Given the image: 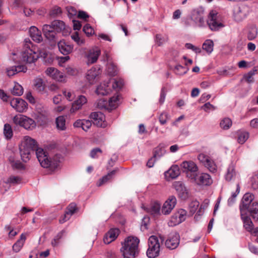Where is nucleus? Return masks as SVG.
I'll return each instance as SVG.
<instances>
[{
  "mask_svg": "<svg viewBox=\"0 0 258 258\" xmlns=\"http://www.w3.org/2000/svg\"><path fill=\"white\" fill-rule=\"evenodd\" d=\"M36 50L37 47L33 44L30 40L25 39L23 50L21 52H12V58L15 62L22 61L29 63L34 62L39 58Z\"/></svg>",
  "mask_w": 258,
  "mask_h": 258,
  "instance_id": "f257e3e1",
  "label": "nucleus"
},
{
  "mask_svg": "<svg viewBox=\"0 0 258 258\" xmlns=\"http://www.w3.org/2000/svg\"><path fill=\"white\" fill-rule=\"evenodd\" d=\"M36 157L40 165L43 168H49L54 170L58 167L62 159L60 154H55L52 158H49L46 152L40 148H37L35 151Z\"/></svg>",
  "mask_w": 258,
  "mask_h": 258,
  "instance_id": "f03ea898",
  "label": "nucleus"
},
{
  "mask_svg": "<svg viewBox=\"0 0 258 258\" xmlns=\"http://www.w3.org/2000/svg\"><path fill=\"white\" fill-rule=\"evenodd\" d=\"M254 195L249 192L245 193L239 205L240 213L248 212L253 219L258 220V202L254 201Z\"/></svg>",
  "mask_w": 258,
  "mask_h": 258,
  "instance_id": "7ed1b4c3",
  "label": "nucleus"
},
{
  "mask_svg": "<svg viewBox=\"0 0 258 258\" xmlns=\"http://www.w3.org/2000/svg\"><path fill=\"white\" fill-rule=\"evenodd\" d=\"M64 23L60 20H54L51 25L45 24L43 26V33L52 45L55 44L57 41L56 33L65 29Z\"/></svg>",
  "mask_w": 258,
  "mask_h": 258,
  "instance_id": "20e7f679",
  "label": "nucleus"
},
{
  "mask_svg": "<svg viewBox=\"0 0 258 258\" xmlns=\"http://www.w3.org/2000/svg\"><path fill=\"white\" fill-rule=\"evenodd\" d=\"M139 242L140 240L137 237H127L120 248L123 258H135L139 253Z\"/></svg>",
  "mask_w": 258,
  "mask_h": 258,
  "instance_id": "39448f33",
  "label": "nucleus"
},
{
  "mask_svg": "<svg viewBox=\"0 0 258 258\" xmlns=\"http://www.w3.org/2000/svg\"><path fill=\"white\" fill-rule=\"evenodd\" d=\"M38 148L37 142L29 136H25L19 147L22 160L27 162L30 159V155Z\"/></svg>",
  "mask_w": 258,
  "mask_h": 258,
  "instance_id": "423d86ee",
  "label": "nucleus"
},
{
  "mask_svg": "<svg viewBox=\"0 0 258 258\" xmlns=\"http://www.w3.org/2000/svg\"><path fill=\"white\" fill-rule=\"evenodd\" d=\"M205 11L203 7H198L193 9L191 12L190 19L195 25L200 28L207 26Z\"/></svg>",
  "mask_w": 258,
  "mask_h": 258,
  "instance_id": "0eeeda50",
  "label": "nucleus"
},
{
  "mask_svg": "<svg viewBox=\"0 0 258 258\" xmlns=\"http://www.w3.org/2000/svg\"><path fill=\"white\" fill-rule=\"evenodd\" d=\"M206 23L207 26L208 25L210 29L212 31L219 30L224 27L220 15L215 11L210 12Z\"/></svg>",
  "mask_w": 258,
  "mask_h": 258,
  "instance_id": "6e6552de",
  "label": "nucleus"
},
{
  "mask_svg": "<svg viewBox=\"0 0 258 258\" xmlns=\"http://www.w3.org/2000/svg\"><path fill=\"white\" fill-rule=\"evenodd\" d=\"M188 176L191 182L199 185H209L213 182L212 178L208 173L197 172L196 174Z\"/></svg>",
  "mask_w": 258,
  "mask_h": 258,
  "instance_id": "1a4fd4ad",
  "label": "nucleus"
},
{
  "mask_svg": "<svg viewBox=\"0 0 258 258\" xmlns=\"http://www.w3.org/2000/svg\"><path fill=\"white\" fill-rule=\"evenodd\" d=\"M148 249L147 255L149 258H155L157 256L160 252V244L156 236H150L148 240Z\"/></svg>",
  "mask_w": 258,
  "mask_h": 258,
  "instance_id": "9d476101",
  "label": "nucleus"
},
{
  "mask_svg": "<svg viewBox=\"0 0 258 258\" xmlns=\"http://www.w3.org/2000/svg\"><path fill=\"white\" fill-rule=\"evenodd\" d=\"M248 15V7L246 5H238L233 9V18L236 22L239 23L243 21Z\"/></svg>",
  "mask_w": 258,
  "mask_h": 258,
  "instance_id": "9b49d317",
  "label": "nucleus"
},
{
  "mask_svg": "<svg viewBox=\"0 0 258 258\" xmlns=\"http://www.w3.org/2000/svg\"><path fill=\"white\" fill-rule=\"evenodd\" d=\"M16 124H18L27 130H32L35 126V122L32 119L22 115H16L13 118Z\"/></svg>",
  "mask_w": 258,
  "mask_h": 258,
  "instance_id": "f8f14e48",
  "label": "nucleus"
},
{
  "mask_svg": "<svg viewBox=\"0 0 258 258\" xmlns=\"http://www.w3.org/2000/svg\"><path fill=\"white\" fill-rule=\"evenodd\" d=\"M198 159L210 172L214 173L217 171V165L209 156L204 153H200L198 156Z\"/></svg>",
  "mask_w": 258,
  "mask_h": 258,
  "instance_id": "ddd939ff",
  "label": "nucleus"
},
{
  "mask_svg": "<svg viewBox=\"0 0 258 258\" xmlns=\"http://www.w3.org/2000/svg\"><path fill=\"white\" fill-rule=\"evenodd\" d=\"M186 217V212L183 209H179L175 212L168 222L169 226L173 227L183 222Z\"/></svg>",
  "mask_w": 258,
  "mask_h": 258,
  "instance_id": "4468645a",
  "label": "nucleus"
},
{
  "mask_svg": "<svg viewBox=\"0 0 258 258\" xmlns=\"http://www.w3.org/2000/svg\"><path fill=\"white\" fill-rule=\"evenodd\" d=\"M180 167L186 172V177L189 179L190 175L196 174L199 170L197 165L194 161H184L180 164Z\"/></svg>",
  "mask_w": 258,
  "mask_h": 258,
  "instance_id": "2eb2a0df",
  "label": "nucleus"
},
{
  "mask_svg": "<svg viewBox=\"0 0 258 258\" xmlns=\"http://www.w3.org/2000/svg\"><path fill=\"white\" fill-rule=\"evenodd\" d=\"M173 188L176 191L178 196L185 200L189 197V192L184 183L181 181H175L172 183Z\"/></svg>",
  "mask_w": 258,
  "mask_h": 258,
  "instance_id": "dca6fc26",
  "label": "nucleus"
},
{
  "mask_svg": "<svg viewBox=\"0 0 258 258\" xmlns=\"http://www.w3.org/2000/svg\"><path fill=\"white\" fill-rule=\"evenodd\" d=\"M179 235L177 232H172L169 234L168 239L165 241V246L170 249H174L179 245Z\"/></svg>",
  "mask_w": 258,
  "mask_h": 258,
  "instance_id": "f3484780",
  "label": "nucleus"
},
{
  "mask_svg": "<svg viewBox=\"0 0 258 258\" xmlns=\"http://www.w3.org/2000/svg\"><path fill=\"white\" fill-rule=\"evenodd\" d=\"M90 118L92 119L93 122L97 126L105 127L106 125L105 122V117L104 115L101 112H93L90 115Z\"/></svg>",
  "mask_w": 258,
  "mask_h": 258,
  "instance_id": "a211bd4d",
  "label": "nucleus"
},
{
  "mask_svg": "<svg viewBox=\"0 0 258 258\" xmlns=\"http://www.w3.org/2000/svg\"><path fill=\"white\" fill-rule=\"evenodd\" d=\"M176 204L175 197L171 196L162 205V214L168 215L175 207Z\"/></svg>",
  "mask_w": 258,
  "mask_h": 258,
  "instance_id": "6ab92c4d",
  "label": "nucleus"
},
{
  "mask_svg": "<svg viewBox=\"0 0 258 258\" xmlns=\"http://www.w3.org/2000/svg\"><path fill=\"white\" fill-rule=\"evenodd\" d=\"M224 177L227 181H235L239 177V174L236 170L235 165L231 163L228 167Z\"/></svg>",
  "mask_w": 258,
  "mask_h": 258,
  "instance_id": "aec40b11",
  "label": "nucleus"
},
{
  "mask_svg": "<svg viewBox=\"0 0 258 258\" xmlns=\"http://www.w3.org/2000/svg\"><path fill=\"white\" fill-rule=\"evenodd\" d=\"M11 106L19 112H23L27 109V103L20 98H14L10 102Z\"/></svg>",
  "mask_w": 258,
  "mask_h": 258,
  "instance_id": "412c9836",
  "label": "nucleus"
},
{
  "mask_svg": "<svg viewBox=\"0 0 258 258\" xmlns=\"http://www.w3.org/2000/svg\"><path fill=\"white\" fill-rule=\"evenodd\" d=\"M180 174V171L179 166L177 165H173L165 172L164 176L167 180L170 181L177 178Z\"/></svg>",
  "mask_w": 258,
  "mask_h": 258,
  "instance_id": "4be33fe9",
  "label": "nucleus"
},
{
  "mask_svg": "<svg viewBox=\"0 0 258 258\" xmlns=\"http://www.w3.org/2000/svg\"><path fill=\"white\" fill-rule=\"evenodd\" d=\"M46 74L59 82H62L64 80L63 74L54 68H48L45 71Z\"/></svg>",
  "mask_w": 258,
  "mask_h": 258,
  "instance_id": "5701e85b",
  "label": "nucleus"
},
{
  "mask_svg": "<svg viewBox=\"0 0 258 258\" xmlns=\"http://www.w3.org/2000/svg\"><path fill=\"white\" fill-rule=\"evenodd\" d=\"M59 51L63 55H68L73 51L74 46L64 40L59 41L57 43Z\"/></svg>",
  "mask_w": 258,
  "mask_h": 258,
  "instance_id": "b1692460",
  "label": "nucleus"
},
{
  "mask_svg": "<svg viewBox=\"0 0 258 258\" xmlns=\"http://www.w3.org/2000/svg\"><path fill=\"white\" fill-rule=\"evenodd\" d=\"M118 229L114 228L110 229L104 236L103 241L105 244H109L114 241L119 235Z\"/></svg>",
  "mask_w": 258,
  "mask_h": 258,
  "instance_id": "393cba45",
  "label": "nucleus"
},
{
  "mask_svg": "<svg viewBox=\"0 0 258 258\" xmlns=\"http://www.w3.org/2000/svg\"><path fill=\"white\" fill-rule=\"evenodd\" d=\"M87 102V99L85 96L80 95L77 99L73 103L72 107L70 109L71 112H74L81 109L82 106L86 104Z\"/></svg>",
  "mask_w": 258,
  "mask_h": 258,
  "instance_id": "a878e982",
  "label": "nucleus"
},
{
  "mask_svg": "<svg viewBox=\"0 0 258 258\" xmlns=\"http://www.w3.org/2000/svg\"><path fill=\"white\" fill-rule=\"evenodd\" d=\"M241 218L243 223V226L245 230L249 232H251L253 229V224L248 216L247 213H240Z\"/></svg>",
  "mask_w": 258,
  "mask_h": 258,
  "instance_id": "bb28decb",
  "label": "nucleus"
},
{
  "mask_svg": "<svg viewBox=\"0 0 258 258\" xmlns=\"http://www.w3.org/2000/svg\"><path fill=\"white\" fill-rule=\"evenodd\" d=\"M26 71L27 68L24 66L18 65L7 68V74L8 76L11 77L20 72H26Z\"/></svg>",
  "mask_w": 258,
  "mask_h": 258,
  "instance_id": "cd10ccee",
  "label": "nucleus"
},
{
  "mask_svg": "<svg viewBox=\"0 0 258 258\" xmlns=\"http://www.w3.org/2000/svg\"><path fill=\"white\" fill-rule=\"evenodd\" d=\"M30 35L34 41L39 43L42 41L41 32L35 26H31L29 29Z\"/></svg>",
  "mask_w": 258,
  "mask_h": 258,
  "instance_id": "c85d7f7f",
  "label": "nucleus"
},
{
  "mask_svg": "<svg viewBox=\"0 0 258 258\" xmlns=\"http://www.w3.org/2000/svg\"><path fill=\"white\" fill-rule=\"evenodd\" d=\"M101 53V50L98 48L91 50L88 55V62L94 63L96 62Z\"/></svg>",
  "mask_w": 258,
  "mask_h": 258,
  "instance_id": "c756f323",
  "label": "nucleus"
},
{
  "mask_svg": "<svg viewBox=\"0 0 258 258\" xmlns=\"http://www.w3.org/2000/svg\"><path fill=\"white\" fill-rule=\"evenodd\" d=\"M100 70L96 68H92L88 71L86 78L90 84H93L95 78L99 75Z\"/></svg>",
  "mask_w": 258,
  "mask_h": 258,
  "instance_id": "7c9ffc66",
  "label": "nucleus"
},
{
  "mask_svg": "<svg viewBox=\"0 0 258 258\" xmlns=\"http://www.w3.org/2000/svg\"><path fill=\"white\" fill-rule=\"evenodd\" d=\"M161 153V148H158L154 150L153 152V156L150 158L147 163V166L149 168L154 166V163L156 160H159Z\"/></svg>",
  "mask_w": 258,
  "mask_h": 258,
  "instance_id": "2f4dec72",
  "label": "nucleus"
},
{
  "mask_svg": "<svg viewBox=\"0 0 258 258\" xmlns=\"http://www.w3.org/2000/svg\"><path fill=\"white\" fill-rule=\"evenodd\" d=\"M111 91V89L109 87L108 83L107 84H101L97 87L96 92L98 95H106Z\"/></svg>",
  "mask_w": 258,
  "mask_h": 258,
  "instance_id": "473e14b6",
  "label": "nucleus"
},
{
  "mask_svg": "<svg viewBox=\"0 0 258 258\" xmlns=\"http://www.w3.org/2000/svg\"><path fill=\"white\" fill-rule=\"evenodd\" d=\"M26 239V237L25 235L22 233L21 235L20 238L13 246V249L15 252H18L21 249L24 244Z\"/></svg>",
  "mask_w": 258,
  "mask_h": 258,
  "instance_id": "72a5a7b5",
  "label": "nucleus"
},
{
  "mask_svg": "<svg viewBox=\"0 0 258 258\" xmlns=\"http://www.w3.org/2000/svg\"><path fill=\"white\" fill-rule=\"evenodd\" d=\"M33 85L34 88L38 92L44 91L45 88V84L41 78H36L34 80Z\"/></svg>",
  "mask_w": 258,
  "mask_h": 258,
  "instance_id": "f704fd0d",
  "label": "nucleus"
},
{
  "mask_svg": "<svg viewBox=\"0 0 258 258\" xmlns=\"http://www.w3.org/2000/svg\"><path fill=\"white\" fill-rule=\"evenodd\" d=\"M160 209V204L158 203L155 202L151 204L150 209H149L147 211L154 217H156L159 215Z\"/></svg>",
  "mask_w": 258,
  "mask_h": 258,
  "instance_id": "c9c22d12",
  "label": "nucleus"
},
{
  "mask_svg": "<svg viewBox=\"0 0 258 258\" xmlns=\"http://www.w3.org/2000/svg\"><path fill=\"white\" fill-rule=\"evenodd\" d=\"M3 133L6 139L10 140L12 139L13 136V132L12 126L10 124H5L4 126Z\"/></svg>",
  "mask_w": 258,
  "mask_h": 258,
  "instance_id": "e433bc0d",
  "label": "nucleus"
},
{
  "mask_svg": "<svg viewBox=\"0 0 258 258\" xmlns=\"http://www.w3.org/2000/svg\"><path fill=\"white\" fill-rule=\"evenodd\" d=\"M200 206V203L197 201H192L189 205V208L190 210V212L191 213H195L197 211V213L199 215H200V213L202 211L201 207L199 209V207Z\"/></svg>",
  "mask_w": 258,
  "mask_h": 258,
  "instance_id": "4c0bfd02",
  "label": "nucleus"
},
{
  "mask_svg": "<svg viewBox=\"0 0 258 258\" xmlns=\"http://www.w3.org/2000/svg\"><path fill=\"white\" fill-rule=\"evenodd\" d=\"M107 72L108 74L110 76H114L117 74V67L112 61L109 62L107 63Z\"/></svg>",
  "mask_w": 258,
  "mask_h": 258,
  "instance_id": "58836bf2",
  "label": "nucleus"
},
{
  "mask_svg": "<svg viewBox=\"0 0 258 258\" xmlns=\"http://www.w3.org/2000/svg\"><path fill=\"white\" fill-rule=\"evenodd\" d=\"M120 99V96L118 94L113 96L111 97L108 101L109 106L112 108H115L118 106Z\"/></svg>",
  "mask_w": 258,
  "mask_h": 258,
  "instance_id": "ea45409f",
  "label": "nucleus"
},
{
  "mask_svg": "<svg viewBox=\"0 0 258 258\" xmlns=\"http://www.w3.org/2000/svg\"><path fill=\"white\" fill-rule=\"evenodd\" d=\"M116 171L117 170H113L108 173L107 175L104 176L99 180V182L98 183V185L101 186L110 180L112 178L113 176L116 173Z\"/></svg>",
  "mask_w": 258,
  "mask_h": 258,
  "instance_id": "a19ab883",
  "label": "nucleus"
},
{
  "mask_svg": "<svg viewBox=\"0 0 258 258\" xmlns=\"http://www.w3.org/2000/svg\"><path fill=\"white\" fill-rule=\"evenodd\" d=\"M214 43L210 39L206 40L203 44V49L207 53H211L213 50Z\"/></svg>",
  "mask_w": 258,
  "mask_h": 258,
  "instance_id": "79ce46f5",
  "label": "nucleus"
},
{
  "mask_svg": "<svg viewBox=\"0 0 258 258\" xmlns=\"http://www.w3.org/2000/svg\"><path fill=\"white\" fill-rule=\"evenodd\" d=\"M56 124L57 128L63 131L66 129V119L63 116H59L56 118Z\"/></svg>",
  "mask_w": 258,
  "mask_h": 258,
  "instance_id": "37998d69",
  "label": "nucleus"
},
{
  "mask_svg": "<svg viewBox=\"0 0 258 258\" xmlns=\"http://www.w3.org/2000/svg\"><path fill=\"white\" fill-rule=\"evenodd\" d=\"M232 122L230 118L225 117L223 118L220 123V127L225 130H228L232 125Z\"/></svg>",
  "mask_w": 258,
  "mask_h": 258,
  "instance_id": "c03bdc74",
  "label": "nucleus"
},
{
  "mask_svg": "<svg viewBox=\"0 0 258 258\" xmlns=\"http://www.w3.org/2000/svg\"><path fill=\"white\" fill-rule=\"evenodd\" d=\"M237 141L239 144H243L248 139L249 134L245 131H239L237 133Z\"/></svg>",
  "mask_w": 258,
  "mask_h": 258,
  "instance_id": "a18cd8bd",
  "label": "nucleus"
},
{
  "mask_svg": "<svg viewBox=\"0 0 258 258\" xmlns=\"http://www.w3.org/2000/svg\"><path fill=\"white\" fill-rule=\"evenodd\" d=\"M257 35V29L256 27L254 25L251 26L247 33V38L249 40L254 39Z\"/></svg>",
  "mask_w": 258,
  "mask_h": 258,
  "instance_id": "49530a36",
  "label": "nucleus"
},
{
  "mask_svg": "<svg viewBox=\"0 0 258 258\" xmlns=\"http://www.w3.org/2000/svg\"><path fill=\"white\" fill-rule=\"evenodd\" d=\"M11 93L15 96H21L23 93V88L18 83H15L13 89L11 90Z\"/></svg>",
  "mask_w": 258,
  "mask_h": 258,
  "instance_id": "de8ad7c7",
  "label": "nucleus"
},
{
  "mask_svg": "<svg viewBox=\"0 0 258 258\" xmlns=\"http://www.w3.org/2000/svg\"><path fill=\"white\" fill-rule=\"evenodd\" d=\"M78 211L77 205L74 203H72L67 207L66 212L68 213L70 216H72Z\"/></svg>",
  "mask_w": 258,
  "mask_h": 258,
  "instance_id": "09e8293b",
  "label": "nucleus"
},
{
  "mask_svg": "<svg viewBox=\"0 0 258 258\" xmlns=\"http://www.w3.org/2000/svg\"><path fill=\"white\" fill-rule=\"evenodd\" d=\"M21 182V178L19 176H11L9 177L6 183H9L13 185H15L20 183Z\"/></svg>",
  "mask_w": 258,
  "mask_h": 258,
  "instance_id": "8fccbe9b",
  "label": "nucleus"
},
{
  "mask_svg": "<svg viewBox=\"0 0 258 258\" xmlns=\"http://www.w3.org/2000/svg\"><path fill=\"white\" fill-rule=\"evenodd\" d=\"M256 71V70H251L249 71L248 73L245 74L244 75L243 78L248 83H251L253 82L254 80L253 76L255 75V73Z\"/></svg>",
  "mask_w": 258,
  "mask_h": 258,
  "instance_id": "3c124183",
  "label": "nucleus"
},
{
  "mask_svg": "<svg viewBox=\"0 0 258 258\" xmlns=\"http://www.w3.org/2000/svg\"><path fill=\"white\" fill-rule=\"evenodd\" d=\"M188 69L180 64L176 65L175 67V72L179 75H183L187 73Z\"/></svg>",
  "mask_w": 258,
  "mask_h": 258,
  "instance_id": "603ef678",
  "label": "nucleus"
},
{
  "mask_svg": "<svg viewBox=\"0 0 258 258\" xmlns=\"http://www.w3.org/2000/svg\"><path fill=\"white\" fill-rule=\"evenodd\" d=\"M123 84L124 82L122 79H114L112 86L114 89L119 90L122 87Z\"/></svg>",
  "mask_w": 258,
  "mask_h": 258,
  "instance_id": "864d4df0",
  "label": "nucleus"
},
{
  "mask_svg": "<svg viewBox=\"0 0 258 258\" xmlns=\"http://www.w3.org/2000/svg\"><path fill=\"white\" fill-rule=\"evenodd\" d=\"M61 13V8L58 6H55L50 10L49 15L52 17H56Z\"/></svg>",
  "mask_w": 258,
  "mask_h": 258,
  "instance_id": "5fc2aeb1",
  "label": "nucleus"
},
{
  "mask_svg": "<svg viewBox=\"0 0 258 258\" xmlns=\"http://www.w3.org/2000/svg\"><path fill=\"white\" fill-rule=\"evenodd\" d=\"M108 105V101L104 99H101L98 100L96 103V107L99 109L106 108Z\"/></svg>",
  "mask_w": 258,
  "mask_h": 258,
  "instance_id": "6e6d98bb",
  "label": "nucleus"
},
{
  "mask_svg": "<svg viewBox=\"0 0 258 258\" xmlns=\"http://www.w3.org/2000/svg\"><path fill=\"white\" fill-rule=\"evenodd\" d=\"M71 38L74 40L79 45H82L85 43L83 39H81L78 34V32H76L75 34L71 35Z\"/></svg>",
  "mask_w": 258,
  "mask_h": 258,
  "instance_id": "4d7b16f0",
  "label": "nucleus"
},
{
  "mask_svg": "<svg viewBox=\"0 0 258 258\" xmlns=\"http://www.w3.org/2000/svg\"><path fill=\"white\" fill-rule=\"evenodd\" d=\"M9 160L12 163V165L13 167L19 169L24 168V165L19 161H15L14 159H12L11 157L10 158Z\"/></svg>",
  "mask_w": 258,
  "mask_h": 258,
  "instance_id": "13d9d810",
  "label": "nucleus"
},
{
  "mask_svg": "<svg viewBox=\"0 0 258 258\" xmlns=\"http://www.w3.org/2000/svg\"><path fill=\"white\" fill-rule=\"evenodd\" d=\"M83 31L88 36L94 34V31L89 24H86L83 27Z\"/></svg>",
  "mask_w": 258,
  "mask_h": 258,
  "instance_id": "bf43d9fd",
  "label": "nucleus"
},
{
  "mask_svg": "<svg viewBox=\"0 0 258 258\" xmlns=\"http://www.w3.org/2000/svg\"><path fill=\"white\" fill-rule=\"evenodd\" d=\"M201 109L207 112H209L210 110H215L216 107L211 104L210 102H207L201 107Z\"/></svg>",
  "mask_w": 258,
  "mask_h": 258,
  "instance_id": "052dcab7",
  "label": "nucleus"
},
{
  "mask_svg": "<svg viewBox=\"0 0 258 258\" xmlns=\"http://www.w3.org/2000/svg\"><path fill=\"white\" fill-rule=\"evenodd\" d=\"M66 9L68 12V15L70 18L77 15L78 12L75 8L73 7H68Z\"/></svg>",
  "mask_w": 258,
  "mask_h": 258,
  "instance_id": "680f3d73",
  "label": "nucleus"
},
{
  "mask_svg": "<svg viewBox=\"0 0 258 258\" xmlns=\"http://www.w3.org/2000/svg\"><path fill=\"white\" fill-rule=\"evenodd\" d=\"M64 232V231L63 230L60 231L54 238V239H53V240L51 242V244L53 246H56L57 245L58 242H59V240L60 238H61V237H62V236L63 235Z\"/></svg>",
  "mask_w": 258,
  "mask_h": 258,
  "instance_id": "e2e57ef3",
  "label": "nucleus"
},
{
  "mask_svg": "<svg viewBox=\"0 0 258 258\" xmlns=\"http://www.w3.org/2000/svg\"><path fill=\"white\" fill-rule=\"evenodd\" d=\"M185 46L187 49L192 50L196 53H200L202 51L200 47L195 46L191 43H186Z\"/></svg>",
  "mask_w": 258,
  "mask_h": 258,
  "instance_id": "0e129e2a",
  "label": "nucleus"
},
{
  "mask_svg": "<svg viewBox=\"0 0 258 258\" xmlns=\"http://www.w3.org/2000/svg\"><path fill=\"white\" fill-rule=\"evenodd\" d=\"M102 150L98 148L93 149L90 152V156L92 158H98V154H101Z\"/></svg>",
  "mask_w": 258,
  "mask_h": 258,
  "instance_id": "69168bd1",
  "label": "nucleus"
},
{
  "mask_svg": "<svg viewBox=\"0 0 258 258\" xmlns=\"http://www.w3.org/2000/svg\"><path fill=\"white\" fill-rule=\"evenodd\" d=\"M23 5V2L22 0H14L13 4L11 5L12 9H18L22 7Z\"/></svg>",
  "mask_w": 258,
  "mask_h": 258,
  "instance_id": "338daca9",
  "label": "nucleus"
},
{
  "mask_svg": "<svg viewBox=\"0 0 258 258\" xmlns=\"http://www.w3.org/2000/svg\"><path fill=\"white\" fill-rule=\"evenodd\" d=\"M91 125H92V122L91 121H90L89 120L84 119L82 128L84 131H87L89 128H90Z\"/></svg>",
  "mask_w": 258,
  "mask_h": 258,
  "instance_id": "774afa93",
  "label": "nucleus"
}]
</instances>
